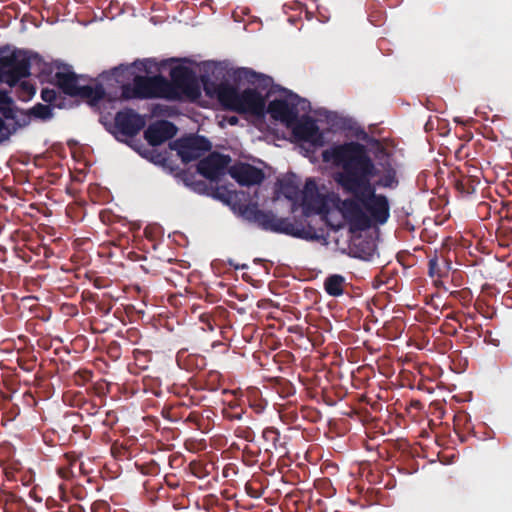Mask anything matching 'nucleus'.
Segmentation results:
<instances>
[{
  "label": "nucleus",
  "mask_w": 512,
  "mask_h": 512,
  "mask_svg": "<svg viewBox=\"0 0 512 512\" xmlns=\"http://www.w3.org/2000/svg\"><path fill=\"white\" fill-rule=\"evenodd\" d=\"M375 157L382 168L379 169L368 153L365 145L350 141L333 145L322 152L324 162L340 168L334 180L344 194L351 195L341 202L340 210L349 221L365 220V209L378 224H385L390 217V205L384 194H377L376 188L395 189L399 185L397 170L391 161V154L379 141H374Z\"/></svg>",
  "instance_id": "obj_1"
},
{
  "label": "nucleus",
  "mask_w": 512,
  "mask_h": 512,
  "mask_svg": "<svg viewBox=\"0 0 512 512\" xmlns=\"http://www.w3.org/2000/svg\"><path fill=\"white\" fill-rule=\"evenodd\" d=\"M242 217L256 224L264 231H270L278 234H285L304 240H315L318 238L315 230L311 226H304L302 222H297L289 217H277L271 210L259 209L257 203H251L241 208Z\"/></svg>",
  "instance_id": "obj_2"
},
{
  "label": "nucleus",
  "mask_w": 512,
  "mask_h": 512,
  "mask_svg": "<svg viewBox=\"0 0 512 512\" xmlns=\"http://www.w3.org/2000/svg\"><path fill=\"white\" fill-rule=\"evenodd\" d=\"M219 102L228 110L238 113L262 115L265 110V99L256 89L247 88L239 92L229 84H220L217 88Z\"/></svg>",
  "instance_id": "obj_3"
},
{
  "label": "nucleus",
  "mask_w": 512,
  "mask_h": 512,
  "mask_svg": "<svg viewBox=\"0 0 512 512\" xmlns=\"http://www.w3.org/2000/svg\"><path fill=\"white\" fill-rule=\"evenodd\" d=\"M55 86L65 95L70 97H79L86 99L91 106H96L105 98L106 92L101 84L96 86L81 85L80 81H84L83 75L76 74L72 66L65 64L57 70Z\"/></svg>",
  "instance_id": "obj_4"
},
{
  "label": "nucleus",
  "mask_w": 512,
  "mask_h": 512,
  "mask_svg": "<svg viewBox=\"0 0 512 512\" xmlns=\"http://www.w3.org/2000/svg\"><path fill=\"white\" fill-rule=\"evenodd\" d=\"M29 56L22 50L0 49V82L14 85L28 73Z\"/></svg>",
  "instance_id": "obj_5"
},
{
  "label": "nucleus",
  "mask_w": 512,
  "mask_h": 512,
  "mask_svg": "<svg viewBox=\"0 0 512 512\" xmlns=\"http://www.w3.org/2000/svg\"><path fill=\"white\" fill-rule=\"evenodd\" d=\"M211 147V142L206 137L200 135H188L170 143V148L177 152L185 164L198 160L206 152L210 151Z\"/></svg>",
  "instance_id": "obj_6"
},
{
  "label": "nucleus",
  "mask_w": 512,
  "mask_h": 512,
  "mask_svg": "<svg viewBox=\"0 0 512 512\" xmlns=\"http://www.w3.org/2000/svg\"><path fill=\"white\" fill-rule=\"evenodd\" d=\"M133 79L140 99H153L171 96L172 86L162 75L152 77L136 75Z\"/></svg>",
  "instance_id": "obj_7"
},
{
  "label": "nucleus",
  "mask_w": 512,
  "mask_h": 512,
  "mask_svg": "<svg viewBox=\"0 0 512 512\" xmlns=\"http://www.w3.org/2000/svg\"><path fill=\"white\" fill-rule=\"evenodd\" d=\"M145 124L146 122L142 115L131 108H125L118 111L114 117L113 133L118 140L117 134L125 137H134L145 127Z\"/></svg>",
  "instance_id": "obj_8"
},
{
  "label": "nucleus",
  "mask_w": 512,
  "mask_h": 512,
  "mask_svg": "<svg viewBox=\"0 0 512 512\" xmlns=\"http://www.w3.org/2000/svg\"><path fill=\"white\" fill-rule=\"evenodd\" d=\"M170 78L172 92L169 98H174L176 89L189 96L199 95L197 79L191 68L182 65L175 66L170 70Z\"/></svg>",
  "instance_id": "obj_9"
},
{
  "label": "nucleus",
  "mask_w": 512,
  "mask_h": 512,
  "mask_svg": "<svg viewBox=\"0 0 512 512\" xmlns=\"http://www.w3.org/2000/svg\"><path fill=\"white\" fill-rule=\"evenodd\" d=\"M306 104L305 99H301L298 95H294L291 99H275L268 104V112L275 120L286 123L288 126L297 121L299 116L298 105Z\"/></svg>",
  "instance_id": "obj_10"
},
{
  "label": "nucleus",
  "mask_w": 512,
  "mask_h": 512,
  "mask_svg": "<svg viewBox=\"0 0 512 512\" xmlns=\"http://www.w3.org/2000/svg\"><path fill=\"white\" fill-rule=\"evenodd\" d=\"M230 162L231 157L229 155L212 152L198 162L197 171L206 179L217 181L225 174Z\"/></svg>",
  "instance_id": "obj_11"
},
{
  "label": "nucleus",
  "mask_w": 512,
  "mask_h": 512,
  "mask_svg": "<svg viewBox=\"0 0 512 512\" xmlns=\"http://www.w3.org/2000/svg\"><path fill=\"white\" fill-rule=\"evenodd\" d=\"M229 175L241 186L259 185L263 182L265 174L262 169L251 164L239 162L228 169Z\"/></svg>",
  "instance_id": "obj_12"
},
{
  "label": "nucleus",
  "mask_w": 512,
  "mask_h": 512,
  "mask_svg": "<svg viewBox=\"0 0 512 512\" xmlns=\"http://www.w3.org/2000/svg\"><path fill=\"white\" fill-rule=\"evenodd\" d=\"M293 124L292 132L297 139L312 143L313 145L323 144V135L312 117L304 116L301 119H297Z\"/></svg>",
  "instance_id": "obj_13"
},
{
  "label": "nucleus",
  "mask_w": 512,
  "mask_h": 512,
  "mask_svg": "<svg viewBox=\"0 0 512 512\" xmlns=\"http://www.w3.org/2000/svg\"><path fill=\"white\" fill-rule=\"evenodd\" d=\"M41 98L47 104L37 103L34 105V119L50 120L53 117L54 108L64 107L65 99L55 89H42Z\"/></svg>",
  "instance_id": "obj_14"
},
{
  "label": "nucleus",
  "mask_w": 512,
  "mask_h": 512,
  "mask_svg": "<svg viewBox=\"0 0 512 512\" xmlns=\"http://www.w3.org/2000/svg\"><path fill=\"white\" fill-rule=\"evenodd\" d=\"M177 127L168 120L151 123L144 132V138L151 146H159L172 139L177 133Z\"/></svg>",
  "instance_id": "obj_15"
},
{
  "label": "nucleus",
  "mask_w": 512,
  "mask_h": 512,
  "mask_svg": "<svg viewBox=\"0 0 512 512\" xmlns=\"http://www.w3.org/2000/svg\"><path fill=\"white\" fill-rule=\"evenodd\" d=\"M65 65L58 61L47 62L44 58L34 52V77L38 78L41 83L54 84L56 81V73L60 66Z\"/></svg>",
  "instance_id": "obj_16"
},
{
  "label": "nucleus",
  "mask_w": 512,
  "mask_h": 512,
  "mask_svg": "<svg viewBox=\"0 0 512 512\" xmlns=\"http://www.w3.org/2000/svg\"><path fill=\"white\" fill-rule=\"evenodd\" d=\"M302 204L306 210L321 212L325 206V198L319 192L318 186L313 178L306 180L302 191Z\"/></svg>",
  "instance_id": "obj_17"
},
{
  "label": "nucleus",
  "mask_w": 512,
  "mask_h": 512,
  "mask_svg": "<svg viewBox=\"0 0 512 512\" xmlns=\"http://www.w3.org/2000/svg\"><path fill=\"white\" fill-rule=\"evenodd\" d=\"M176 362L181 369L188 372H198L207 365L205 356L197 353H189L186 349L178 351Z\"/></svg>",
  "instance_id": "obj_18"
},
{
  "label": "nucleus",
  "mask_w": 512,
  "mask_h": 512,
  "mask_svg": "<svg viewBox=\"0 0 512 512\" xmlns=\"http://www.w3.org/2000/svg\"><path fill=\"white\" fill-rule=\"evenodd\" d=\"M452 178L455 189L464 196L473 194L480 183L478 177L463 174L461 171L453 173Z\"/></svg>",
  "instance_id": "obj_19"
},
{
  "label": "nucleus",
  "mask_w": 512,
  "mask_h": 512,
  "mask_svg": "<svg viewBox=\"0 0 512 512\" xmlns=\"http://www.w3.org/2000/svg\"><path fill=\"white\" fill-rule=\"evenodd\" d=\"M44 234L48 235L49 238L55 235V230L52 226L46 223H39V230L37 231V238L39 243L37 247H34L33 253L34 256H43L44 258H48L53 254V251L49 247L48 243L45 241ZM50 241H54V239H50Z\"/></svg>",
  "instance_id": "obj_20"
},
{
  "label": "nucleus",
  "mask_w": 512,
  "mask_h": 512,
  "mask_svg": "<svg viewBox=\"0 0 512 512\" xmlns=\"http://www.w3.org/2000/svg\"><path fill=\"white\" fill-rule=\"evenodd\" d=\"M450 268V262L445 258H442L440 261V258L436 252H434V254L429 257L428 275L431 278L441 279L447 276Z\"/></svg>",
  "instance_id": "obj_21"
},
{
  "label": "nucleus",
  "mask_w": 512,
  "mask_h": 512,
  "mask_svg": "<svg viewBox=\"0 0 512 512\" xmlns=\"http://www.w3.org/2000/svg\"><path fill=\"white\" fill-rule=\"evenodd\" d=\"M345 277L340 274L329 275L324 281L325 292L332 297H339L344 293Z\"/></svg>",
  "instance_id": "obj_22"
},
{
  "label": "nucleus",
  "mask_w": 512,
  "mask_h": 512,
  "mask_svg": "<svg viewBox=\"0 0 512 512\" xmlns=\"http://www.w3.org/2000/svg\"><path fill=\"white\" fill-rule=\"evenodd\" d=\"M262 437L267 443L271 445L272 449L283 452V454L286 453L285 442L282 441L278 429L274 427H267L263 430Z\"/></svg>",
  "instance_id": "obj_23"
},
{
  "label": "nucleus",
  "mask_w": 512,
  "mask_h": 512,
  "mask_svg": "<svg viewBox=\"0 0 512 512\" xmlns=\"http://www.w3.org/2000/svg\"><path fill=\"white\" fill-rule=\"evenodd\" d=\"M279 191L289 200H296L299 196V187L290 178L278 181Z\"/></svg>",
  "instance_id": "obj_24"
},
{
  "label": "nucleus",
  "mask_w": 512,
  "mask_h": 512,
  "mask_svg": "<svg viewBox=\"0 0 512 512\" xmlns=\"http://www.w3.org/2000/svg\"><path fill=\"white\" fill-rule=\"evenodd\" d=\"M204 388L208 391H217L221 386L222 375L215 370H210L203 376Z\"/></svg>",
  "instance_id": "obj_25"
},
{
  "label": "nucleus",
  "mask_w": 512,
  "mask_h": 512,
  "mask_svg": "<svg viewBox=\"0 0 512 512\" xmlns=\"http://www.w3.org/2000/svg\"><path fill=\"white\" fill-rule=\"evenodd\" d=\"M121 99L123 100H132V99H140V96L137 93L135 81L132 83L122 84L121 85Z\"/></svg>",
  "instance_id": "obj_26"
},
{
  "label": "nucleus",
  "mask_w": 512,
  "mask_h": 512,
  "mask_svg": "<svg viewBox=\"0 0 512 512\" xmlns=\"http://www.w3.org/2000/svg\"><path fill=\"white\" fill-rule=\"evenodd\" d=\"M92 371L88 369H80L73 374V381L78 386H84L92 379Z\"/></svg>",
  "instance_id": "obj_27"
},
{
  "label": "nucleus",
  "mask_w": 512,
  "mask_h": 512,
  "mask_svg": "<svg viewBox=\"0 0 512 512\" xmlns=\"http://www.w3.org/2000/svg\"><path fill=\"white\" fill-rule=\"evenodd\" d=\"M234 435L237 438L244 439L248 442H252L255 438V433L249 426H238L234 430Z\"/></svg>",
  "instance_id": "obj_28"
},
{
  "label": "nucleus",
  "mask_w": 512,
  "mask_h": 512,
  "mask_svg": "<svg viewBox=\"0 0 512 512\" xmlns=\"http://www.w3.org/2000/svg\"><path fill=\"white\" fill-rule=\"evenodd\" d=\"M261 73H258L250 68H242L239 71V76L246 79L250 84L255 85Z\"/></svg>",
  "instance_id": "obj_29"
},
{
  "label": "nucleus",
  "mask_w": 512,
  "mask_h": 512,
  "mask_svg": "<svg viewBox=\"0 0 512 512\" xmlns=\"http://www.w3.org/2000/svg\"><path fill=\"white\" fill-rule=\"evenodd\" d=\"M51 317V309L46 306L38 307L34 304V319H40L42 321H47Z\"/></svg>",
  "instance_id": "obj_30"
},
{
  "label": "nucleus",
  "mask_w": 512,
  "mask_h": 512,
  "mask_svg": "<svg viewBox=\"0 0 512 512\" xmlns=\"http://www.w3.org/2000/svg\"><path fill=\"white\" fill-rule=\"evenodd\" d=\"M244 412L245 411L243 409H239V410L235 411V409L223 408L222 415L225 419L234 421V420H241Z\"/></svg>",
  "instance_id": "obj_31"
},
{
  "label": "nucleus",
  "mask_w": 512,
  "mask_h": 512,
  "mask_svg": "<svg viewBox=\"0 0 512 512\" xmlns=\"http://www.w3.org/2000/svg\"><path fill=\"white\" fill-rule=\"evenodd\" d=\"M58 475L65 479V480H71L76 475V470H74L72 467H66L62 466L57 469Z\"/></svg>",
  "instance_id": "obj_32"
},
{
  "label": "nucleus",
  "mask_w": 512,
  "mask_h": 512,
  "mask_svg": "<svg viewBox=\"0 0 512 512\" xmlns=\"http://www.w3.org/2000/svg\"><path fill=\"white\" fill-rule=\"evenodd\" d=\"M273 83V79L265 74H260L259 79L256 82V86L262 90H267Z\"/></svg>",
  "instance_id": "obj_33"
},
{
  "label": "nucleus",
  "mask_w": 512,
  "mask_h": 512,
  "mask_svg": "<svg viewBox=\"0 0 512 512\" xmlns=\"http://www.w3.org/2000/svg\"><path fill=\"white\" fill-rule=\"evenodd\" d=\"M132 70V66L128 65H119L118 67H115L112 69L111 73L113 77L116 78L117 81H119V77L122 76L124 73H130Z\"/></svg>",
  "instance_id": "obj_34"
},
{
  "label": "nucleus",
  "mask_w": 512,
  "mask_h": 512,
  "mask_svg": "<svg viewBox=\"0 0 512 512\" xmlns=\"http://www.w3.org/2000/svg\"><path fill=\"white\" fill-rule=\"evenodd\" d=\"M41 440L49 448H54L57 444L56 436L54 433H42Z\"/></svg>",
  "instance_id": "obj_35"
},
{
  "label": "nucleus",
  "mask_w": 512,
  "mask_h": 512,
  "mask_svg": "<svg viewBox=\"0 0 512 512\" xmlns=\"http://www.w3.org/2000/svg\"><path fill=\"white\" fill-rule=\"evenodd\" d=\"M71 494L74 498L77 500H83L87 496V492L84 488L81 487V485H74L71 487Z\"/></svg>",
  "instance_id": "obj_36"
},
{
  "label": "nucleus",
  "mask_w": 512,
  "mask_h": 512,
  "mask_svg": "<svg viewBox=\"0 0 512 512\" xmlns=\"http://www.w3.org/2000/svg\"><path fill=\"white\" fill-rule=\"evenodd\" d=\"M66 467H72L74 470L77 469L79 463V457L74 453H66L65 454Z\"/></svg>",
  "instance_id": "obj_37"
},
{
  "label": "nucleus",
  "mask_w": 512,
  "mask_h": 512,
  "mask_svg": "<svg viewBox=\"0 0 512 512\" xmlns=\"http://www.w3.org/2000/svg\"><path fill=\"white\" fill-rule=\"evenodd\" d=\"M33 385H34V389H36L38 387L39 388H44L46 393L48 394V388L50 386V383H49L48 379H45V378H42V377H38L36 375V376H34Z\"/></svg>",
  "instance_id": "obj_38"
},
{
  "label": "nucleus",
  "mask_w": 512,
  "mask_h": 512,
  "mask_svg": "<svg viewBox=\"0 0 512 512\" xmlns=\"http://www.w3.org/2000/svg\"><path fill=\"white\" fill-rule=\"evenodd\" d=\"M37 196H41V194L39 192H37ZM33 209H34V211H36L37 213L42 214L45 217H47V216H49L51 214L50 210L45 205L38 206V201H36V194L35 193H34V206H33Z\"/></svg>",
  "instance_id": "obj_39"
},
{
  "label": "nucleus",
  "mask_w": 512,
  "mask_h": 512,
  "mask_svg": "<svg viewBox=\"0 0 512 512\" xmlns=\"http://www.w3.org/2000/svg\"><path fill=\"white\" fill-rule=\"evenodd\" d=\"M246 492L250 497L260 498L263 494V491L256 490L253 488L252 484H246Z\"/></svg>",
  "instance_id": "obj_40"
},
{
  "label": "nucleus",
  "mask_w": 512,
  "mask_h": 512,
  "mask_svg": "<svg viewBox=\"0 0 512 512\" xmlns=\"http://www.w3.org/2000/svg\"><path fill=\"white\" fill-rule=\"evenodd\" d=\"M201 322H203L207 326V330L213 331L214 325L211 317L209 315H201L200 317Z\"/></svg>",
  "instance_id": "obj_41"
},
{
  "label": "nucleus",
  "mask_w": 512,
  "mask_h": 512,
  "mask_svg": "<svg viewBox=\"0 0 512 512\" xmlns=\"http://www.w3.org/2000/svg\"><path fill=\"white\" fill-rule=\"evenodd\" d=\"M9 103V97L6 93L0 91V110H3L6 108V106Z\"/></svg>",
  "instance_id": "obj_42"
},
{
  "label": "nucleus",
  "mask_w": 512,
  "mask_h": 512,
  "mask_svg": "<svg viewBox=\"0 0 512 512\" xmlns=\"http://www.w3.org/2000/svg\"><path fill=\"white\" fill-rule=\"evenodd\" d=\"M243 456L250 459L252 462H255V453L251 451L248 446H245L243 449Z\"/></svg>",
  "instance_id": "obj_43"
},
{
  "label": "nucleus",
  "mask_w": 512,
  "mask_h": 512,
  "mask_svg": "<svg viewBox=\"0 0 512 512\" xmlns=\"http://www.w3.org/2000/svg\"><path fill=\"white\" fill-rule=\"evenodd\" d=\"M150 356V353L148 352H141V351H135L134 352V358L138 363H141V358H148Z\"/></svg>",
  "instance_id": "obj_44"
},
{
  "label": "nucleus",
  "mask_w": 512,
  "mask_h": 512,
  "mask_svg": "<svg viewBox=\"0 0 512 512\" xmlns=\"http://www.w3.org/2000/svg\"><path fill=\"white\" fill-rule=\"evenodd\" d=\"M266 403L262 401L256 404H252L251 407L256 411V413H261L266 408Z\"/></svg>",
  "instance_id": "obj_45"
},
{
  "label": "nucleus",
  "mask_w": 512,
  "mask_h": 512,
  "mask_svg": "<svg viewBox=\"0 0 512 512\" xmlns=\"http://www.w3.org/2000/svg\"><path fill=\"white\" fill-rule=\"evenodd\" d=\"M68 512H85V510L79 504H71L68 506Z\"/></svg>",
  "instance_id": "obj_46"
},
{
  "label": "nucleus",
  "mask_w": 512,
  "mask_h": 512,
  "mask_svg": "<svg viewBox=\"0 0 512 512\" xmlns=\"http://www.w3.org/2000/svg\"><path fill=\"white\" fill-rule=\"evenodd\" d=\"M228 263H229L230 266L234 267L236 270H239V269L243 270V269H246L248 267L246 264H241V265L236 264L231 259L228 260Z\"/></svg>",
  "instance_id": "obj_47"
},
{
  "label": "nucleus",
  "mask_w": 512,
  "mask_h": 512,
  "mask_svg": "<svg viewBox=\"0 0 512 512\" xmlns=\"http://www.w3.org/2000/svg\"><path fill=\"white\" fill-rule=\"evenodd\" d=\"M6 136V128L3 120L0 118V141Z\"/></svg>",
  "instance_id": "obj_48"
},
{
  "label": "nucleus",
  "mask_w": 512,
  "mask_h": 512,
  "mask_svg": "<svg viewBox=\"0 0 512 512\" xmlns=\"http://www.w3.org/2000/svg\"><path fill=\"white\" fill-rule=\"evenodd\" d=\"M226 408L235 409V411L242 409L237 402L231 401Z\"/></svg>",
  "instance_id": "obj_49"
},
{
  "label": "nucleus",
  "mask_w": 512,
  "mask_h": 512,
  "mask_svg": "<svg viewBox=\"0 0 512 512\" xmlns=\"http://www.w3.org/2000/svg\"><path fill=\"white\" fill-rule=\"evenodd\" d=\"M79 473H83V474H86L87 471L84 467V463L83 462H79L78 463V466H77V469H76Z\"/></svg>",
  "instance_id": "obj_50"
},
{
  "label": "nucleus",
  "mask_w": 512,
  "mask_h": 512,
  "mask_svg": "<svg viewBox=\"0 0 512 512\" xmlns=\"http://www.w3.org/2000/svg\"><path fill=\"white\" fill-rule=\"evenodd\" d=\"M230 125H235L238 122V118L236 116H232L228 119Z\"/></svg>",
  "instance_id": "obj_51"
},
{
  "label": "nucleus",
  "mask_w": 512,
  "mask_h": 512,
  "mask_svg": "<svg viewBox=\"0 0 512 512\" xmlns=\"http://www.w3.org/2000/svg\"><path fill=\"white\" fill-rule=\"evenodd\" d=\"M40 279H43V276H41V275H37V277H34V280H33L34 286H36V285H37V282H38V280H40Z\"/></svg>",
  "instance_id": "obj_52"
},
{
  "label": "nucleus",
  "mask_w": 512,
  "mask_h": 512,
  "mask_svg": "<svg viewBox=\"0 0 512 512\" xmlns=\"http://www.w3.org/2000/svg\"><path fill=\"white\" fill-rule=\"evenodd\" d=\"M38 160H40V156H35L34 155V158H33L34 166H38L39 165Z\"/></svg>",
  "instance_id": "obj_53"
},
{
  "label": "nucleus",
  "mask_w": 512,
  "mask_h": 512,
  "mask_svg": "<svg viewBox=\"0 0 512 512\" xmlns=\"http://www.w3.org/2000/svg\"><path fill=\"white\" fill-rule=\"evenodd\" d=\"M33 405H34V412H37V413H39V414H40V412L36 409L37 401H36V399H35V398H34Z\"/></svg>",
  "instance_id": "obj_54"
},
{
  "label": "nucleus",
  "mask_w": 512,
  "mask_h": 512,
  "mask_svg": "<svg viewBox=\"0 0 512 512\" xmlns=\"http://www.w3.org/2000/svg\"><path fill=\"white\" fill-rule=\"evenodd\" d=\"M33 499L34 501H37V502H41V498H38V496L34 493V496H33Z\"/></svg>",
  "instance_id": "obj_55"
},
{
  "label": "nucleus",
  "mask_w": 512,
  "mask_h": 512,
  "mask_svg": "<svg viewBox=\"0 0 512 512\" xmlns=\"http://www.w3.org/2000/svg\"><path fill=\"white\" fill-rule=\"evenodd\" d=\"M196 185H197L199 188H200V187H205V183H204L203 181L198 182Z\"/></svg>",
  "instance_id": "obj_56"
},
{
  "label": "nucleus",
  "mask_w": 512,
  "mask_h": 512,
  "mask_svg": "<svg viewBox=\"0 0 512 512\" xmlns=\"http://www.w3.org/2000/svg\"><path fill=\"white\" fill-rule=\"evenodd\" d=\"M33 219H34V223L38 222V218L36 217L35 213H34Z\"/></svg>",
  "instance_id": "obj_57"
},
{
  "label": "nucleus",
  "mask_w": 512,
  "mask_h": 512,
  "mask_svg": "<svg viewBox=\"0 0 512 512\" xmlns=\"http://www.w3.org/2000/svg\"><path fill=\"white\" fill-rule=\"evenodd\" d=\"M468 317H469L470 319L474 320L475 315H474V314H469V315H468Z\"/></svg>",
  "instance_id": "obj_58"
},
{
  "label": "nucleus",
  "mask_w": 512,
  "mask_h": 512,
  "mask_svg": "<svg viewBox=\"0 0 512 512\" xmlns=\"http://www.w3.org/2000/svg\"><path fill=\"white\" fill-rule=\"evenodd\" d=\"M38 230H39V228H38L37 230H36V228H33V231H36V232H37Z\"/></svg>",
  "instance_id": "obj_59"
}]
</instances>
